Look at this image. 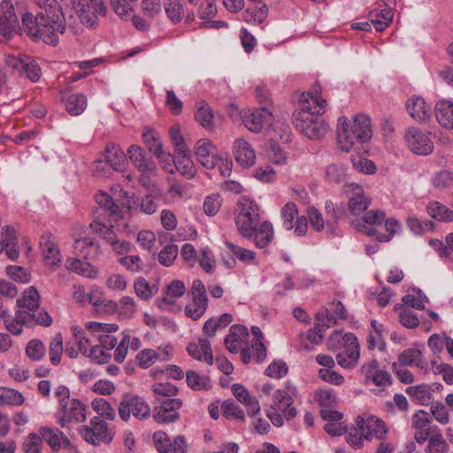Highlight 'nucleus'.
I'll use <instances>...</instances> for the list:
<instances>
[{
	"label": "nucleus",
	"mask_w": 453,
	"mask_h": 453,
	"mask_svg": "<svg viewBox=\"0 0 453 453\" xmlns=\"http://www.w3.org/2000/svg\"><path fill=\"white\" fill-rule=\"evenodd\" d=\"M39 11L35 15L27 12L22 17L25 32L35 40H42L53 46L58 43V34L63 35L68 26L74 35L82 28L70 11L64 12L58 0H35Z\"/></svg>",
	"instance_id": "obj_1"
},
{
	"label": "nucleus",
	"mask_w": 453,
	"mask_h": 453,
	"mask_svg": "<svg viewBox=\"0 0 453 453\" xmlns=\"http://www.w3.org/2000/svg\"><path fill=\"white\" fill-rule=\"evenodd\" d=\"M326 101L310 93H303L293 113V123L297 130L310 139H319L327 133L328 125L321 119Z\"/></svg>",
	"instance_id": "obj_2"
},
{
	"label": "nucleus",
	"mask_w": 453,
	"mask_h": 453,
	"mask_svg": "<svg viewBox=\"0 0 453 453\" xmlns=\"http://www.w3.org/2000/svg\"><path fill=\"white\" fill-rule=\"evenodd\" d=\"M337 139L341 150L349 152L357 143H365L372 135L370 118L365 114H357L350 123L347 117L338 119Z\"/></svg>",
	"instance_id": "obj_3"
},
{
	"label": "nucleus",
	"mask_w": 453,
	"mask_h": 453,
	"mask_svg": "<svg viewBox=\"0 0 453 453\" xmlns=\"http://www.w3.org/2000/svg\"><path fill=\"white\" fill-rule=\"evenodd\" d=\"M169 134L174 151L173 154L167 153L164 161H173L176 170L183 176L188 179L193 178L196 173V167L188 156L187 146L179 128L172 127Z\"/></svg>",
	"instance_id": "obj_4"
},
{
	"label": "nucleus",
	"mask_w": 453,
	"mask_h": 453,
	"mask_svg": "<svg viewBox=\"0 0 453 453\" xmlns=\"http://www.w3.org/2000/svg\"><path fill=\"white\" fill-rule=\"evenodd\" d=\"M258 204L247 196H241L237 203L235 225L242 236L252 234L254 226H258L261 220Z\"/></svg>",
	"instance_id": "obj_5"
},
{
	"label": "nucleus",
	"mask_w": 453,
	"mask_h": 453,
	"mask_svg": "<svg viewBox=\"0 0 453 453\" xmlns=\"http://www.w3.org/2000/svg\"><path fill=\"white\" fill-rule=\"evenodd\" d=\"M70 13L76 20L89 27L97 24V16H104L107 8L103 0H70Z\"/></svg>",
	"instance_id": "obj_6"
},
{
	"label": "nucleus",
	"mask_w": 453,
	"mask_h": 453,
	"mask_svg": "<svg viewBox=\"0 0 453 453\" xmlns=\"http://www.w3.org/2000/svg\"><path fill=\"white\" fill-rule=\"evenodd\" d=\"M200 165L206 169H214L216 166L224 177L229 176L232 172L231 160L223 159L217 147L209 139H200Z\"/></svg>",
	"instance_id": "obj_7"
},
{
	"label": "nucleus",
	"mask_w": 453,
	"mask_h": 453,
	"mask_svg": "<svg viewBox=\"0 0 453 453\" xmlns=\"http://www.w3.org/2000/svg\"><path fill=\"white\" fill-rule=\"evenodd\" d=\"M150 413V407L146 401L135 395H126L119 405V415L124 421L129 420L131 415L138 419H145Z\"/></svg>",
	"instance_id": "obj_8"
},
{
	"label": "nucleus",
	"mask_w": 453,
	"mask_h": 453,
	"mask_svg": "<svg viewBox=\"0 0 453 453\" xmlns=\"http://www.w3.org/2000/svg\"><path fill=\"white\" fill-rule=\"evenodd\" d=\"M80 432L81 437L87 442L95 446L108 443L112 439L108 429V424L100 417L92 418L89 425L81 426Z\"/></svg>",
	"instance_id": "obj_9"
},
{
	"label": "nucleus",
	"mask_w": 453,
	"mask_h": 453,
	"mask_svg": "<svg viewBox=\"0 0 453 453\" xmlns=\"http://www.w3.org/2000/svg\"><path fill=\"white\" fill-rule=\"evenodd\" d=\"M126 154L121 148L114 143H110L105 149V162L97 159L95 161L94 172L97 175H105V167L109 165L115 171H124L126 167Z\"/></svg>",
	"instance_id": "obj_10"
},
{
	"label": "nucleus",
	"mask_w": 453,
	"mask_h": 453,
	"mask_svg": "<svg viewBox=\"0 0 453 453\" xmlns=\"http://www.w3.org/2000/svg\"><path fill=\"white\" fill-rule=\"evenodd\" d=\"M182 403L178 398L158 399L153 410V419L158 424H168L176 421L179 409Z\"/></svg>",
	"instance_id": "obj_11"
},
{
	"label": "nucleus",
	"mask_w": 453,
	"mask_h": 453,
	"mask_svg": "<svg viewBox=\"0 0 453 453\" xmlns=\"http://www.w3.org/2000/svg\"><path fill=\"white\" fill-rule=\"evenodd\" d=\"M404 137L409 149L415 154L426 156L433 152V142L428 134L419 128L409 127Z\"/></svg>",
	"instance_id": "obj_12"
},
{
	"label": "nucleus",
	"mask_w": 453,
	"mask_h": 453,
	"mask_svg": "<svg viewBox=\"0 0 453 453\" xmlns=\"http://www.w3.org/2000/svg\"><path fill=\"white\" fill-rule=\"evenodd\" d=\"M86 328L89 331L92 336H96V343L101 345L106 350L112 349L117 344V338L111 333L118 330L116 324H103L99 322H88Z\"/></svg>",
	"instance_id": "obj_13"
},
{
	"label": "nucleus",
	"mask_w": 453,
	"mask_h": 453,
	"mask_svg": "<svg viewBox=\"0 0 453 453\" xmlns=\"http://www.w3.org/2000/svg\"><path fill=\"white\" fill-rule=\"evenodd\" d=\"M155 448L158 453H187L184 436L178 435L171 441L170 437L163 431H157L152 435Z\"/></svg>",
	"instance_id": "obj_14"
},
{
	"label": "nucleus",
	"mask_w": 453,
	"mask_h": 453,
	"mask_svg": "<svg viewBox=\"0 0 453 453\" xmlns=\"http://www.w3.org/2000/svg\"><path fill=\"white\" fill-rule=\"evenodd\" d=\"M273 120V113L267 106L249 111L242 115L244 126L253 133H259L265 126L270 125Z\"/></svg>",
	"instance_id": "obj_15"
},
{
	"label": "nucleus",
	"mask_w": 453,
	"mask_h": 453,
	"mask_svg": "<svg viewBox=\"0 0 453 453\" xmlns=\"http://www.w3.org/2000/svg\"><path fill=\"white\" fill-rule=\"evenodd\" d=\"M357 426L365 439L368 441H371L373 438L383 440L388 434V428L385 422L374 416H371L367 419L358 417L357 419Z\"/></svg>",
	"instance_id": "obj_16"
},
{
	"label": "nucleus",
	"mask_w": 453,
	"mask_h": 453,
	"mask_svg": "<svg viewBox=\"0 0 453 453\" xmlns=\"http://www.w3.org/2000/svg\"><path fill=\"white\" fill-rule=\"evenodd\" d=\"M73 248L77 258L85 261H95L101 255L99 243L89 236L75 239Z\"/></svg>",
	"instance_id": "obj_17"
},
{
	"label": "nucleus",
	"mask_w": 453,
	"mask_h": 453,
	"mask_svg": "<svg viewBox=\"0 0 453 453\" xmlns=\"http://www.w3.org/2000/svg\"><path fill=\"white\" fill-rule=\"evenodd\" d=\"M127 155L134 167L142 173L150 175L155 173V162L139 145H131L127 150Z\"/></svg>",
	"instance_id": "obj_18"
},
{
	"label": "nucleus",
	"mask_w": 453,
	"mask_h": 453,
	"mask_svg": "<svg viewBox=\"0 0 453 453\" xmlns=\"http://www.w3.org/2000/svg\"><path fill=\"white\" fill-rule=\"evenodd\" d=\"M360 371L366 380H372L376 386L387 387L392 383L390 374L385 370L379 369V362L376 359L364 363Z\"/></svg>",
	"instance_id": "obj_19"
},
{
	"label": "nucleus",
	"mask_w": 453,
	"mask_h": 453,
	"mask_svg": "<svg viewBox=\"0 0 453 453\" xmlns=\"http://www.w3.org/2000/svg\"><path fill=\"white\" fill-rule=\"evenodd\" d=\"M61 409L63 416L59 417V424L62 427H66L72 421L83 422L86 418L85 405L78 399L67 401Z\"/></svg>",
	"instance_id": "obj_20"
},
{
	"label": "nucleus",
	"mask_w": 453,
	"mask_h": 453,
	"mask_svg": "<svg viewBox=\"0 0 453 453\" xmlns=\"http://www.w3.org/2000/svg\"><path fill=\"white\" fill-rule=\"evenodd\" d=\"M233 154L235 161L243 168H250L255 164L256 153L244 139L239 138L234 142Z\"/></svg>",
	"instance_id": "obj_21"
},
{
	"label": "nucleus",
	"mask_w": 453,
	"mask_h": 453,
	"mask_svg": "<svg viewBox=\"0 0 453 453\" xmlns=\"http://www.w3.org/2000/svg\"><path fill=\"white\" fill-rule=\"evenodd\" d=\"M271 409L281 411L286 419L296 416V409L293 406V399L285 390H276L273 395Z\"/></svg>",
	"instance_id": "obj_22"
},
{
	"label": "nucleus",
	"mask_w": 453,
	"mask_h": 453,
	"mask_svg": "<svg viewBox=\"0 0 453 453\" xmlns=\"http://www.w3.org/2000/svg\"><path fill=\"white\" fill-rule=\"evenodd\" d=\"M251 232L250 235L243 237L249 240L252 239L255 245L259 249L266 247L274 236L273 225L267 220L260 222L258 226H254Z\"/></svg>",
	"instance_id": "obj_23"
},
{
	"label": "nucleus",
	"mask_w": 453,
	"mask_h": 453,
	"mask_svg": "<svg viewBox=\"0 0 453 453\" xmlns=\"http://www.w3.org/2000/svg\"><path fill=\"white\" fill-rule=\"evenodd\" d=\"M385 212L380 210H372L367 211L360 219L353 222L354 227L359 231L365 230L368 236H375L377 230L372 227H367L366 225H380L385 220Z\"/></svg>",
	"instance_id": "obj_24"
},
{
	"label": "nucleus",
	"mask_w": 453,
	"mask_h": 453,
	"mask_svg": "<svg viewBox=\"0 0 453 453\" xmlns=\"http://www.w3.org/2000/svg\"><path fill=\"white\" fill-rule=\"evenodd\" d=\"M248 338L249 333L245 326L241 325H234L230 327V332L225 337L224 342L226 348L231 353H237Z\"/></svg>",
	"instance_id": "obj_25"
},
{
	"label": "nucleus",
	"mask_w": 453,
	"mask_h": 453,
	"mask_svg": "<svg viewBox=\"0 0 453 453\" xmlns=\"http://www.w3.org/2000/svg\"><path fill=\"white\" fill-rule=\"evenodd\" d=\"M96 202L99 205L98 211H103L107 215L110 221H118L122 219V211L118 204H116L112 198L106 193L98 192L95 196Z\"/></svg>",
	"instance_id": "obj_26"
},
{
	"label": "nucleus",
	"mask_w": 453,
	"mask_h": 453,
	"mask_svg": "<svg viewBox=\"0 0 453 453\" xmlns=\"http://www.w3.org/2000/svg\"><path fill=\"white\" fill-rule=\"evenodd\" d=\"M12 65L17 72L26 75L32 81H36L40 78L41 69L38 64L27 56L24 55L19 58H14Z\"/></svg>",
	"instance_id": "obj_27"
},
{
	"label": "nucleus",
	"mask_w": 453,
	"mask_h": 453,
	"mask_svg": "<svg viewBox=\"0 0 453 453\" xmlns=\"http://www.w3.org/2000/svg\"><path fill=\"white\" fill-rule=\"evenodd\" d=\"M40 246L45 263L50 266H58L61 262V254L50 234L42 235Z\"/></svg>",
	"instance_id": "obj_28"
},
{
	"label": "nucleus",
	"mask_w": 453,
	"mask_h": 453,
	"mask_svg": "<svg viewBox=\"0 0 453 453\" xmlns=\"http://www.w3.org/2000/svg\"><path fill=\"white\" fill-rule=\"evenodd\" d=\"M406 109L410 116L418 121H425L428 119L431 115V108L420 96H412L410 98L406 103Z\"/></svg>",
	"instance_id": "obj_29"
},
{
	"label": "nucleus",
	"mask_w": 453,
	"mask_h": 453,
	"mask_svg": "<svg viewBox=\"0 0 453 453\" xmlns=\"http://www.w3.org/2000/svg\"><path fill=\"white\" fill-rule=\"evenodd\" d=\"M65 266L69 271L88 279H96L98 275V270L93 265L77 257L66 259Z\"/></svg>",
	"instance_id": "obj_30"
},
{
	"label": "nucleus",
	"mask_w": 453,
	"mask_h": 453,
	"mask_svg": "<svg viewBox=\"0 0 453 453\" xmlns=\"http://www.w3.org/2000/svg\"><path fill=\"white\" fill-rule=\"evenodd\" d=\"M142 140L150 152L160 160L165 158L167 153L163 150L159 134L155 129L145 127L142 132Z\"/></svg>",
	"instance_id": "obj_31"
},
{
	"label": "nucleus",
	"mask_w": 453,
	"mask_h": 453,
	"mask_svg": "<svg viewBox=\"0 0 453 453\" xmlns=\"http://www.w3.org/2000/svg\"><path fill=\"white\" fill-rule=\"evenodd\" d=\"M435 117L438 122L446 128H453V101L442 99L437 102Z\"/></svg>",
	"instance_id": "obj_32"
},
{
	"label": "nucleus",
	"mask_w": 453,
	"mask_h": 453,
	"mask_svg": "<svg viewBox=\"0 0 453 453\" xmlns=\"http://www.w3.org/2000/svg\"><path fill=\"white\" fill-rule=\"evenodd\" d=\"M370 205V198L365 195L362 188L356 186L349 199L348 206L351 214L359 215Z\"/></svg>",
	"instance_id": "obj_33"
},
{
	"label": "nucleus",
	"mask_w": 453,
	"mask_h": 453,
	"mask_svg": "<svg viewBox=\"0 0 453 453\" xmlns=\"http://www.w3.org/2000/svg\"><path fill=\"white\" fill-rule=\"evenodd\" d=\"M398 362L403 366L416 365L420 369L426 367L422 351L417 348H409L401 352L398 356Z\"/></svg>",
	"instance_id": "obj_34"
},
{
	"label": "nucleus",
	"mask_w": 453,
	"mask_h": 453,
	"mask_svg": "<svg viewBox=\"0 0 453 453\" xmlns=\"http://www.w3.org/2000/svg\"><path fill=\"white\" fill-rule=\"evenodd\" d=\"M41 437L44 439L48 442V444L52 448V449H58L61 445H70V441L64 434L63 432L56 429L53 430L49 427H42L40 429Z\"/></svg>",
	"instance_id": "obj_35"
},
{
	"label": "nucleus",
	"mask_w": 453,
	"mask_h": 453,
	"mask_svg": "<svg viewBox=\"0 0 453 453\" xmlns=\"http://www.w3.org/2000/svg\"><path fill=\"white\" fill-rule=\"evenodd\" d=\"M186 290L183 281L180 280H173L166 288L165 297L157 301L160 309H165V305L173 304L174 301L172 298L180 297L184 295Z\"/></svg>",
	"instance_id": "obj_36"
},
{
	"label": "nucleus",
	"mask_w": 453,
	"mask_h": 453,
	"mask_svg": "<svg viewBox=\"0 0 453 453\" xmlns=\"http://www.w3.org/2000/svg\"><path fill=\"white\" fill-rule=\"evenodd\" d=\"M426 211L431 218L438 221H453V211L437 201H431L428 203Z\"/></svg>",
	"instance_id": "obj_37"
},
{
	"label": "nucleus",
	"mask_w": 453,
	"mask_h": 453,
	"mask_svg": "<svg viewBox=\"0 0 453 453\" xmlns=\"http://www.w3.org/2000/svg\"><path fill=\"white\" fill-rule=\"evenodd\" d=\"M433 392L432 387L426 384L411 386L406 388V393L421 405H428L431 403Z\"/></svg>",
	"instance_id": "obj_38"
},
{
	"label": "nucleus",
	"mask_w": 453,
	"mask_h": 453,
	"mask_svg": "<svg viewBox=\"0 0 453 453\" xmlns=\"http://www.w3.org/2000/svg\"><path fill=\"white\" fill-rule=\"evenodd\" d=\"M360 357L359 346L344 348L336 355V361L343 368H353L357 365Z\"/></svg>",
	"instance_id": "obj_39"
},
{
	"label": "nucleus",
	"mask_w": 453,
	"mask_h": 453,
	"mask_svg": "<svg viewBox=\"0 0 453 453\" xmlns=\"http://www.w3.org/2000/svg\"><path fill=\"white\" fill-rule=\"evenodd\" d=\"M19 308H27L30 311H36L40 306V295L35 287L25 290L21 298L17 300Z\"/></svg>",
	"instance_id": "obj_40"
},
{
	"label": "nucleus",
	"mask_w": 453,
	"mask_h": 453,
	"mask_svg": "<svg viewBox=\"0 0 453 453\" xmlns=\"http://www.w3.org/2000/svg\"><path fill=\"white\" fill-rule=\"evenodd\" d=\"M73 336L75 338L76 344L78 345L79 350L85 356L88 357L89 352V349L93 348V346L96 343V336H92V334L88 330L86 333L83 330H78L77 328L73 329Z\"/></svg>",
	"instance_id": "obj_41"
},
{
	"label": "nucleus",
	"mask_w": 453,
	"mask_h": 453,
	"mask_svg": "<svg viewBox=\"0 0 453 453\" xmlns=\"http://www.w3.org/2000/svg\"><path fill=\"white\" fill-rule=\"evenodd\" d=\"M87 107V98L82 94L70 95L65 100V110L73 116L81 114Z\"/></svg>",
	"instance_id": "obj_42"
},
{
	"label": "nucleus",
	"mask_w": 453,
	"mask_h": 453,
	"mask_svg": "<svg viewBox=\"0 0 453 453\" xmlns=\"http://www.w3.org/2000/svg\"><path fill=\"white\" fill-rule=\"evenodd\" d=\"M92 231L97 234L109 245L114 243L118 238L116 233L113 231L112 225L107 226L100 220H94L90 224Z\"/></svg>",
	"instance_id": "obj_43"
},
{
	"label": "nucleus",
	"mask_w": 453,
	"mask_h": 453,
	"mask_svg": "<svg viewBox=\"0 0 453 453\" xmlns=\"http://www.w3.org/2000/svg\"><path fill=\"white\" fill-rule=\"evenodd\" d=\"M268 15V7L265 4H261L260 6L249 7L245 11L244 19L249 23L262 24Z\"/></svg>",
	"instance_id": "obj_44"
},
{
	"label": "nucleus",
	"mask_w": 453,
	"mask_h": 453,
	"mask_svg": "<svg viewBox=\"0 0 453 453\" xmlns=\"http://www.w3.org/2000/svg\"><path fill=\"white\" fill-rule=\"evenodd\" d=\"M63 351V337L60 334H57L50 339L49 344V356L51 365H58L60 364Z\"/></svg>",
	"instance_id": "obj_45"
},
{
	"label": "nucleus",
	"mask_w": 453,
	"mask_h": 453,
	"mask_svg": "<svg viewBox=\"0 0 453 453\" xmlns=\"http://www.w3.org/2000/svg\"><path fill=\"white\" fill-rule=\"evenodd\" d=\"M24 403L20 392L10 388L0 387V404L19 406Z\"/></svg>",
	"instance_id": "obj_46"
},
{
	"label": "nucleus",
	"mask_w": 453,
	"mask_h": 453,
	"mask_svg": "<svg viewBox=\"0 0 453 453\" xmlns=\"http://www.w3.org/2000/svg\"><path fill=\"white\" fill-rule=\"evenodd\" d=\"M135 294L142 300H148L158 291L157 285H150L142 277L138 278L134 284Z\"/></svg>",
	"instance_id": "obj_47"
},
{
	"label": "nucleus",
	"mask_w": 453,
	"mask_h": 453,
	"mask_svg": "<svg viewBox=\"0 0 453 453\" xmlns=\"http://www.w3.org/2000/svg\"><path fill=\"white\" fill-rule=\"evenodd\" d=\"M282 226L286 230L294 228V220L298 217L297 206L294 202L287 203L280 211Z\"/></svg>",
	"instance_id": "obj_48"
},
{
	"label": "nucleus",
	"mask_w": 453,
	"mask_h": 453,
	"mask_svg": "<svg viewBox=\"0 0 453 453\" xmlns=\"http://www.w3.org/2000/svg\"><path fill=\"white\" fill-rule=\"evenodd\" d=\"M25 351L30 360L40 361L46 354V347L41 340L32 339L27 343Z\"/></svg>",
	"instance_id": "obj_49"
},
{
	"label": "nucleus",
	"mask_w": 453,
	"mask_h": 453,
	"mask_svg": "<svg viewBox=\"0 0 453 453\" xmlns=\"http://www.w3.org/2000/svg\"><path fill=\"white\" fill-rule=\"evenodd\" d=\"M222 414L227 419L244 421L245 415L242 408L233 400L228 399L221 404Z\"/></svg>",
	"instance_id": "obj_50"
},
{
	"label": "nucleus",
	"mask_w": 453,
	"mask_h": 453,
	"mask_svg": "<svg viewBox=\"0 0 453 453\" xmlns=\"http://www.w3.org/2000/svg\"><path fill=\"white\" fill-rule=\"evenodd\" d=\"M152 391L156 395V402L158 399L173 398L178 393V388L170 382H157L152 386Z\"/></svg>",
	"instance_id": "obj_51"
},
{
	"label": "nucleus",
	"mask_w": 453,
	"mask_h": 453,
	"mask_svg": "<svg viewBox=\"0 0 453 453\" xmlns=\"http://www.w3.org/2000/svg\"><path fill=\"white\" fill-rule=\"evenodd\" d=\"M93 410L98 414L97 417L113 420L115 418V410L110 403L104 398H96L92 402Z\"/></svg>",
	"instance_id": "obj_52"
},
{
	"label": "nucleus",
	"mask_w": 453,
	"mask_h": 453,
	"mask_svg": "<svg viewBox=\"0 0 453 453\" xmlns=\"http://www.w3.org/2000/svg\"><path fill=\"white\" fill-rule=\"evenodd\" d=\"M200 126L209 132L215 128L213 111L204 101H200Z\"/></svg>",
	"instance_id": "obj_53"
},
{
	"label": "nucleus",
	"mask_w": 453,
	"mask_h": 453,
	"mask_svg": "<svg viewBox=\"0 0 453 453\" xmlns=\"http://www.w3.org/2000/svg\"><path fill=\"white\" fill-rule=\"evenodd\" d=\"M225 244L228 251L239 260L245 263H251L255 260L256 254L254 251L242 248L228 241L226 242Z\"/></svg>",
	"instance_id": "obj_54"
},
{
	"label": "nucleus",
	"mask_w": 453,
	"mask_h": 453,
	"mask_svg": "<svg viewBox=\"0 0 453 453\" xmlns=\"http://www.w3.org/2000/svg\"><path fill=\"white\" fill-rule=\"evenodd\" d=\"M448 451L449 445L441 434L430 436L426 453H447Z\"/></svg>",
	"instance_id": "obj_55"
},
{
	"label": "nucleus",
	"mask_w": 453,
	"mask_h": 453,
	"mask_svg": "<svg viewBox=\"0 0 453 453\" xmlns=\"http://www.w3.org/2000/svg\"><path fill=\"white\" fill-rule=\"evenodd\" d=\"M406 224L410 230L415 234H421L426 231L433 230L434 223L432 220L421 221L416 217H409Z\"/></svg>",
	"instance_id": "obj_56"
},
{
	"label": "nucleus",
	"mask_w": 453,
	"mask_h": 453,
	"mask_svg": "<svg viewBox=\"0 0 453 453\" xmlns=\"http://www.w3.org/2000/svg\"><path fill=\"white\" fill-rule=\"evenodd\" d=\"M179 252L178 246L171 243L165 246L158 253V261L164 266H170L177 257Z\"/></svg>",
	"instance_id": "obj_57"
},
{
	"label": "nucleus",
	"mask_w": 453,
	"mask_h": 453,
	"mask_svg": "<svg viewBox=\"0 0 453 453\" xmlns=\"http://www.w3.org/2000/svg\"><path fill=\"white\" fill-rule=\"evenodd\" d=\"M222 204V199L219 194H212L205 197L203 209V212L210 217L215 216Z\"/></svg>",
	"instance_id": "obj_58"
},
{
	"label": "nucleus",
	"mask_w": 453,
	"mask_h": 453,
	"mask_svg": "<svg viewBox=\"0 0 453 453\" xmlns=\"http://www.w3.org/2000/svg\"><path fill=\"white\" fill-rule=\"evenodd\" d=\"M5 270L7 275L17 282L27 283L31 280L30 273L22 266L8 265Z\"/></svg>",
	"instance_id": "obj_59"
},
{
	"label": "nucleus",
	"mask_w": 453,
	"mask_h": 453,
	"mask_svg": "<svg viewBox=\"0 0 453 453\" xmlns=\"http://www.w3.org/2000/svg\"><path fill=\"white\" fill-rule=\"evenodd\" d=\"M136 241L144 250L151 252L156 243V236L152 231L142 230L137 234Z\"/></svg>",
	"instance_id": "obj_60"
},
{
	"label": "nucleus",
	"mask_w": 453,
	"mask_h": 453,
	"mask_svg": "<svg viewBox=\"0 0 453 453\" xmlns=\"http://www.w3.org/2000/svg\"><path fill=\"white\" fill-rule=\"evenodd\" d=\"M399 321L403 326L411 329H414L419 325L417 314L408 308L402 309L399 312Z\"/></svg>",
	"instance_id": "obj_61"
},
{
	"label": "nucleus",
	"mask_w": 453,
	"mask_h": 453,
	"mask_svg": "<svg viewBox=\"0 0 453 453\" xmlns=\"http://www.w3.org/2000/svg\"><path fill=\"white\" fill-rule=\"evenodd\" d=\"M158 358V354L151 349H145L136 355V361L142 368H148Z\"/></svg>",
	"instance_id": "obj_62"
},
{
	"label": "nucleus",
	"mask_w": 453,
	"mask_h": 453,
	"mask_svg": "<svg viewBox=\"0 0 453 453\" xmlns=\"http://www.w3.org/2000/svg\"><path fill=\"white\" fill-rule=\"evenodd\" d=\"M42 443V437L35 433H31L23 442V450L25 453H40Z\"/></svg>",
	"instance_id": "obj_63"
},
{
	"label": "nucleus",
	"mask_w": 453,
	"mask_h": 453,
	"mask_svg": "<svg viewBox=\"0 0 453 453\" xmlns=\"http://www.w3.org/2000/svg\"><path fill=\"white\" fill-rule=\"evenodd\" d=\"M434 185L438 188H445L453 185V172L442 170L437 173L433 180Z\"/></svg>",
	"instance_id": "obj_64"
}]
</instances>
